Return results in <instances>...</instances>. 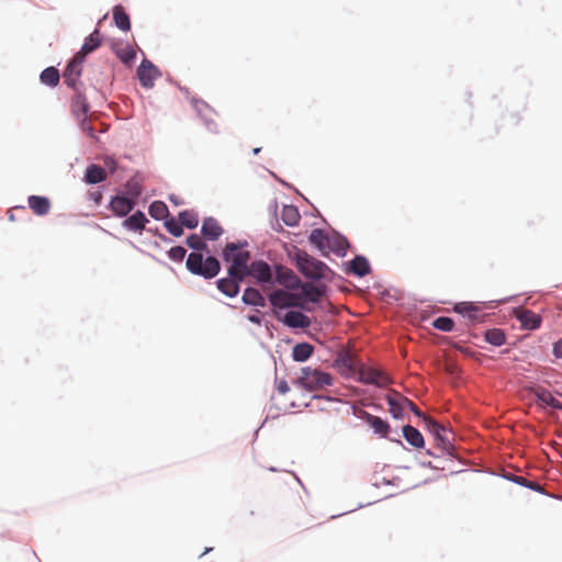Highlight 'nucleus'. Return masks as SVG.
I'll use <instances>...</instances> for the list:
<instances>
[{
	"instance_id": "f257e3e1",
	"label": "nucleus",
	"mask_w": 562,
	"mask_h": 562,
	"mask_svg": "<svg viewBox=\"0 0 562 562\" xmlns=\"http://www.w3.org/2000/svg\"><path fill=\"white\" fill-rule=\"evenodd\" d=\"M225 261L232 262L228 268V276L244 280L248 276V261L250 255L246 250H239L234 243H228L223 251Z\"/></svg>"
},
{
	"instance_id": "f03ea898",
	"label": "nucleus",
	"mask_w": 562,
	"mask_h": 562,
	"mask_svg": "<svg viewBox=\"0 0 562 562\" xmlns=\"http://www.w3.org/2000/svg\"><path fill=\"white\" fill-rule=\"evenodd\" d=\"M297 383L307 391L325 390L334 384L330 373L311 367L301 369Z\"/></svg>"
},
{
	"instance_id": "7ed1b4c3",
	"label": "nucleus",
	"mask_w": 562,
	"mask_h": 562,
	"mask_svg": "<svg viewBox=\"0 0 562 562\" xmlns=\"http://www.w3.org/2000/svg\"><path fill=\"white\" fill-rule=\"evenodd\" d=\"M186 265L191 273L202 276L205 279L214 278L221 269L220 262L215 257L210 256L203 260V256L200 252H191Z\"/></svg>"
},
{
	"instance_id": "20e7f679",
	"label": "nucleus",
	"mask_w": 562,
	"mask_h": 562,
	"mask_svg": "<svg viewBox=\"0 0 562 562\" xmlns=\"http://www.w3.org/2000/svg\"><path fill=\"white\" fill-rule=\"evenodd\" d=\"M333 366L345 378H351L356 373L359 374L361 368L358 358L349 350L338 352Z\"/></svg>"
},
{
	"instance_id": "39448f33",
	"label": "nucleus",
	"mask_w": 562,
	"mask_h": 562,
	"mask_svg": "<svg viewBox=\"0 0 562 562\" xmlns=\"http://www.w3.org/2000/svg\"><path fill=\"white\" fill-rule=\"evenodd\" d=\"M297 266H299L300 271L306 278L314 279V280H319V279L325 278L326 272L328 270L327 266L324 262H322L306 254L299 257Z\"/></svg>"
},
{
	"instance_id": "423d86ee",
	"label": "nucleus",
	"mask_w": 562,
	"mask_h": 562,
	"mask_svg": "<svg viewBox=\"0 0 562 562\" xmlns=\"http://www.w3.org/2000/svg\"><path fill=\"white\" fill-rule=\"evenodd\" d=\"M427 429L434 435L437 447L442 452H450L452 449L451 432L429 416H424Z\"/></svg>"
},
{
	"instance_id": "0eeeda50",
	"label": "nucleus",
	"mask_w": 562,
	"mask_h": 562,
	"mask_svg": "<svg viewBox=\"0 0 562 562\" xmlns=\"http://www.w3.org/2000/svg\"><path fill=\"white\" fill-rule=\"evenodd\" d=\"M269 301L274 310L280 312L283 308L302 306L301 297L285 290H276L271 292L269 294Z\"/></svg>"
},
{
	"instance_id": "6e6552de",
	"label": "nucleus",
	"mask_w": 562,
	"mask_h": 562,
	"mask_svg": "<svg viewBox=\"0 0 562 562\" xmlns=\"http://www.w3.org/2000/svg\"><path fill=\"white\" fill-rule=\"evenodd\" d=\"M359 381L366 384H374L379 387H384L391 383V379L385 372L364 367L359 369Z\"/></svg>"
},
{
	"instance_id": "1a4fd4ad",
	"label": "nucleus",
	"mask_w": 562,
	"mask_h": 562,
	"mask_svg": "<svg viewBox=\"0 0 562 562\" xmlns=\"http://www.w3.org/2000/svg\"><path fill=\"white\" fill-rule=\"evenodd\" d=\"M278 321L282 322L290 328H307L311 325L310 318L297 311H289L282 314L280 311H274Z\"/></svg>"
},
{
	"instance_id": "9d476101",
	"label": "nucleus",
	"mask_w": 562,
	"mask_h": 562,
	"mask_svg": "<svg viewBox=\"0 0 562 562\" xmlns=\"http://www.w3.org/2000/svg\"><path fill=\"white\" fill-rule=\"evenodd\" d=\"M83 60L85 59L81 56L76 54L72 57V59L69 61V64L67 65L63 77H64L65 83L68 87H70V88L76 87L77 80L81 76Z\"/></svg>"
},
{
	"instance_id": "9b49d317",
	"label": "nucleus",
	"mask_w": 562,
	"mask_h": 562,
	"mask_svg": "<svg viewBox=\"0 0 562 562\" xmlns=\"http://www.w3.org/2000/svg\"><path fill=\"white\" fill-rule=\"evenodd\" d=\"M515 317L519 321L520 326L524 329L529 330L539 328L542 322V318L539 314L527 308L515 310Z\"/></svg>"
},
{
	"instance_id": "f8f14e48",
	"label": "nucleus",
	"mask_w": 562,
	"mask_h": 562,
	"mask_svg": "<svg viewBox=\"0 0 562 562\" xmlns=\"http://www.w3.org/2000/svg\"><path fill=\"white\" fill-rule=\"evenodd\" d=\"M359 417L373 429L374 434L381 437H387L390 425L386 420H383L381 417L374 416L366 411H360Z\"/></svg>"
},
{
	"instance_id": "ddd939ff",
	"label": "nucleus",
	"mask_w": 562,
	"mask_h": 562,
	"mask_svg": "<svg viewBox=\"0 0 562 562\" xmlns=\"http://www.w3.org/2000/svg\"><path fill=\"white\" fill-rule=\"evenodd\" d=\"M158 75V69L148 60H143L137 69L139 82L145 88H151Z\"/></svg>"
},
{
	"instance_id": "4468645a",
	"label": "nucleus",
	"mask_w": 562,
	"mask_h": 562,
	"mask_svg": "<svg viewBox=\"0 0 562 562\" xmlns=\"http://www.w3.org/2000/svg\"><path fill=\"white\" fill-rule=\"evenodd\" d=\"M135 206V202L123 195L112 198L110 202L111 211L120 217L126 216Z\"/></svg>"
},
{
	"instance_id": "2eb2a0df",
	"label": "nucleus",
	"mask_w": 562,
	"mask_h": 562,
	"mask_svg": "<svg viewBox=\"0 0 562 562\" xmlns=\"http://www.w3.org/2000/svg\"><path fill=\"white\" fill-rule=\"evenodd\" d=\"M248 276L256 278L259 282H270L272 279L270 266L262 260L251 262L248 267Z\"/></svg>"
},
{
	"instance_id": "dca6fc26",
	"label": "nucleus",
	"mask_w": 562,
	"mask_h": 562,
	"mask_svg": "<svg viewBox=\"0 0 562 562\" xmlns=\"http://www.w3.org/2000/svg\"><path fill=\"white\" fill-rule=\"evenodd\" d=\"M454 311L467 317L471 322H482L481 307L472 302H461L456 304Z\"/></svg>"
},
{
	"instance_id": "f3484780",
	"label": "nucleus",
	"mask_w": 562,
	"mask_h": 562,
	"mask_svg": "<svg viewBox=\"0 0 562 562\" xmlns=\"http://www.w3.org/2000/svg\"><path fill=\"white\" fill-rule=\"evenodd\" d=\"M112 50L115 53L117 58L125 65H132L135 57V49L127 43H113L111 46Z\"/></svg>"
},
{
	"instance_id": "a211bd4d",
	"label": "nucleus",
	"mask_w": 562,
	"mask_h": 562,
	"mask_svg": "<svg viewBox=\"0 0 562 562\" xmlns=\"http://www.w3.org/2000/svg\"><path fill=\"white\" fill-rule=\"evenodd\" d=\"M27 203L33 213L40 216L48 214L50 210V201L46 196L31 195Z\"/></svg>"
},
{
	"instance_id": "6ab92c4d",
	"label": "nucleus",
	"mask_w": 562,
	"mask_h": 562,
	"mask_svg": "<svg viewBox=\"0 0 562 562\" xmlns=\"http://www.w3.org/2000/svg\"><path fill=\"white\" fill-rule=\"evenodd\" d=\"M201 232L206 239L216 240L223 234V228L215 218L206 217L203 221Z\"/></svg>"
},
{
	"instance_id": "aec40b11",
	"label": "nucleus",
	"mask_w": 562,
	"mask_h": 562,
	"mask_svg": "<svg viewBox=\"0 0 562 562\" xmlns=\"http://www.w3.org/2000/svg\"><path fill=\"white\" fill-rule=\"evenodd\" d=\"M402 398H404V396L395 391L386 395V402L390 406L389 411L395 419L402 418L405 411L404 404L401 402Z\"/></svg>"
},
{
	"instance_id": "412c9836",
	"label": "nucleus",
	"mask_w": 562,
	"mask_h": 562,
	"mask_svg": "<svg viewBox=\"0 0 562 562\" xmlns=\"http://www.w3.org/2000/svg\"><path fill=\"white\" fill-rule=\"evenodd\" d=\"M102 42V36L99 32V30H94L85 41L83 45L81 46V49L77 53L79 56H81L83 59L86 56L95 50Z\"/></svg>"
},
{
	"instance_id": "4be33fe9",
	"label": "nucleus",
	"mask_w": 562,
	"mask_h": 562,
	"mask_svg": "<svg viewBox=\"0 0 562 562\" xmlns=\"http://www.w3.org/2000/svg\"><path fill=\"white\" fill-rule=\"evenodd\" d=\"M243 280H239L237 278H223L217 281V288L221 292H223L225 295L229 297H234L239 292V282Z\"/></svg>"
},
{
	"instance_id": "5701e85b",
	"label": "nucleus",
	"mask_w": 562,
	"mask_h": 562,
	"mask_svg": "<svg viewBox=\"0 0 562 562\" xmlns=\"http://www.w3.org/2000/svg\"><path fill=\"white\" fill-rule=\"evenodd\" d=\"M147 222L145 214L142 211H137L123 222V226L130 231L137 232L143 231Z\"/></svg>"
},
{
	"instance_id": "b1692460",
	"label": "nucleus",
	"mask_w": 562,
	"mask_h": 562,
	"mask_svg": "<svg viewBox=\"0 0 562 562\" xmlns=\"http://www.w3.org/2000/svg\"><path fill=\"white\" fill-rule=\"evenodd\" d=\"M403 436L405 440L414 448H423L425 445L424 437L418 429L406 425L403 427Z\"/></svg>"
},
{
	"instance_id": "393cba45",
	"label": "nucleus",
	"mask_w": 562,
	"mask_h": 562,
	"mask_svg": "<svg viewBox=\"0 0 562 562\" xmlns=\"http://www.w3.org/2000/svg\"><path fill=\"white\" fill-rule=\"evenodd\" d=\"M348 271L357 277H364L370 272V265L362 256H357L349 262Z\"/></svg>"
},
{
	"instance_id": "a878e982",
	"label": "nucleus",
	"mask_w": 562,
	"mask_h": 562,
	"mask_svg": "<svg viewBox=\"0 0 562 562\" xmlns=\"http://www.w3.org/2000/svg\"><path fill=\"white\" fill-rule=\"evenodd\" d=\"M330 236L325 234L322 229L315 228L312 231L310 235V241L313 244L316 248H318L323 254L328 250Z\"/></svg>"
},
{
	"instance_id": "bb28decb",
	"label": "nucleus",
	"mask_w": 562,
	"mask_h": 562,
	"mask_svg": "<svg viewBox=\"0 0 562 562\" xmlns=\"http://www.w3.org/2000/svg\"><path fill=\"white\" fill-rule=\"evenodd\" d=\"M105 170L98 165H91L86 170L85 180L88 183L95 184L105 180Z\"/></svg>"
},
{
	"instance_id": "cd10ccee",
	"label": "nucleus",
	"mask_w": 562,
	"mask_h": 562,
	"mask_svg": "<svg viewBox=\"0 0 562 562\" xmlns=\"http://www.w3.org/2000/svg\"><path fill=\"white\" fill-rule=\"evenodd\" d=\"M243 302L247 305L265 306V299L261 293L254 288H247L241 297Z\"/></svg>"
},
{
	"instance_id": "c85d7f7f",
	"label": "nucleus",
	"mask_w": 562,
	"mask_h": 562,
	"mask_svg": "<svg viewBox=\"0 0 562 562\" xmlns=\"http://www.w3.org/2000/svg\"><path fill=\"white\" fill-rule=\"evenodd\" d=\"M149 215L155 220H167L169 218V210L165 202L154 201L148 209Z\"/></svg>"
},
{
	"instance_id": "c756f323",
	"label": "nucleus",
	"mask_w": 562,
	"mask_h": 562,
	"mask_svg": "<svg viewBox=\"0 0 562 562\" xmlns=\"http://www.w3.org/2000/svg\"><path fill=\"white\" fill-rule=\"evenodd\" d=\"M302 293L310 302L316 303L324 295V286L305 283L302 285Z\"/></svg>"
},
{
	"instance_id": "7c9ffc66",
	"label": "nucleus",
	"mask_w": 562,
	"mask_h": 562,
	"mask_svg": "<svg viewBox=\"0 0 562 562\" xmlns=\"http://www.w3.org/2000/svg\"><path fill=\"white\" fill-rule=\"evenodd\" d=\"M313 350V346L307 342L297 344L293 348L292 357L295 361L302 362L312 356Z\"/></svg>"
},
{
	"instance_id": "2f4dec72",
	"label": "nucleus",
	"mask_w": 562,
	"mask_h": 562,
	"mask_svg": "<svg viewBox=\"0 0 562 562\" xmlns=\"http://www.w3.org/2000/svg\"><path fill=\"white\" fill-rule=\"evenodd\" d=\"M178 220L182 226L193 229L199 225L198 214L193 210H184L179 213Z\"/></svg>"
},
{
	"instance_id": "473e14b6",
	"label": "nucleus",
	"mask_w": 562,
	"mask_h": 562,
	"mask_svg": "<svg viewBox=\"0 0 562 562\" xmlns=\"http://www.w3.org/2000/svg\"><path fill=\"white\" fill-rule=\"evenodd\" d=\"M113 19L115 25L122 31H128L131 29L130 16L124 11V9L120 5L115 7L113 10Z\"/></svg>"
},
{
	"instance_id": "72a5a7b5",
	"label": "nucleus",
	"mask_w": 562,
	"mask_h": 562,
	"mask_svg": "<svg viewBox=\"0 0 562 562\" xmlns=\"http://www.w3.org/2000/svg\"><path fill=\"white\" fill-rule=\"evenodd\" d=\"M485 340L496 347H499L505 344L506 335L501 328H491L487 329L484 334Z\"/></svg>"
},
{
	"instance_id": "f704fd0d",
	"label": "nucleus",
	"mask_w": 562,
	"mask_h": 562,
	"mask_svg": "<svg viewBox=\"0 0 562 562\" xmlns=\"http://www.w3.org/2000/svg\"><path fill=\"white\" fill-rule=\"evenodd\" d=\"M40 78H41L42 83L49 86V87H55L58 85L60 76H59V71L57 68L47 67L42 71Z\"/></svg>"
},
{
	"instance_id": "c9c22d12",
	"label": "nucleus",
	"mask_w": 562,
	"mask_h": 562,
	"mask_svg": "<svg viewBox=\"0 0 562 562\" xmlns=\"http://www.w3.org/2000/svg\"><path fill=\"white\" fill-rule=\"evenodd\" d=\"M281 218L288 226H295L301 216L296 207L292 205H285L281 212Z\"/></svg>"
},
{
	"instance_id": "e433bc0d",
	"label": "nucleus",
	"mask_w": 562,
	"mask_h": 562,
	"mask_svg": "<svg viewBox=\"0 0 562 562\" xmlns=\"http://www.w3.org/2000/svg\"><path fill=\"white\" fill-rule=\"evenodd\" d=\"M536 395L541 403L552 408L562 411V403L559 400H557L550 391L540 389L537 391Z\"/></svg>"
},
{
	"instance_id": "4c0bfd02",
	"label": "nucleus",
	"mask_w": 562,
	"mask_h": 562,
	"mask_svg": "<svg viewBox=\"0 0 562 562\" xmlns=\"http://www.w3.org/2000/svg\"><path fill=\"white\" fill-rule=\"evenodd\" d=\"M192 103L199 115L203 117L207 123H211L213 115V110L211 109V106L203 100L193 99Z\"/></svg>"
},
{
	"instance_id": "58836bf2",
	"label": "nucleus",
	"mask_w": 562,
	"mask_h": 562,
	"mask_svg": "<svg viewBox=\"0 0 562 562\" xmlns=\"http://www.w3.org/2000/svg\"><path fill=\"white\" fill-rule=\"evenodd\" d=\"M348 247V241L341 236H333L329 240L328 250H331L338 255H345Z\"/></svg>"
},
{
	"instance_id": "ea45409f",
	"label": "nucleus",
	"mask_w": 562,
	"mask_h": 562,
	"mask_svg": "<svg viewBox=\"0 0 562 562\" xmlns=\"http://www.w3.org/2000/svg\"><path fill=\"white\" fill-rule=\"evenodd\" d=\"M164 225L168 233L175 237H180L183 234V226L181 225L180 222L178 223L173 217L167 218Z\"/></svg>"
},
{
	"instance_id": "a19ab883",
	"label": "nucleus",
	"mask_w": 562,
	"mask_h": 562,
	"mask_svg": "<svg viewBox=\"0 0 562 562\" xmlns=\"http://www.w3.org/2000/svg\"><path fill=\"white\" fill-rule=\"evenodd\" d=\"M453 321L446 316H440L432 322V326L441 331H451L453 329Z\"/></svg>"
},
{
	"instance_id": "79ce46f5",
	"label": "nucleus",
	"mask_w": 562,
	"mask_h": 562,
	"mask_svg": "<svg viewBox=\"0 0 562 562\" xmlns=\"http://www.w3.org/2000/svg\"><path fill=\"white\" fill-rule=\"evenodd\" d=\"M187 245L194 250L201 251L207 248V245L203 241V239L196 235L192 234L187 238Z\"/></svg>"
},
{
	"instance_id": "37998d69",
	"label": "nucleus",
	"mask_w": 562,
	"mask_h": 562,
	"mask_svg": "<svg viewBox=\"0 0 562 562\" xmlns=\"http://www.w3.org/2000/svg\"><path fill=\"white\" fill-rule=\"evenodd\" d=\"M186 249L181 246H175L168 251V256L171 260L181 261L186 257Z\"/></svg>"
},
{
	"instance_id": "c03bdc74",
	"label": "nucleus",
	"mask_w": 562,
	"mask_h": 562,
	"mask_svg": "<svg viewBox=\"0 0 562 562\" xmlns=\"http://www.w3.org/2000/svg\"><path fill=\"white\" fill-rule=\"evenodd\" d=\"M402 404H404L405 409L408 408L412 411L416 416L424 419L425 414H423L419 408L416 406L415 403H413L411 400L404 396V398L401 400Z\"/></svg>"
},
{
	"instance_id": "a18cd8bd",
	"label": "nucleus",
	"mask_w": 562,
	"mask_h": 562,
	"mask_svg": "<svg viewBox=\"0 0 562 562\" xmlns=\"http://www.w3.org/2000/svg\"><path fill=\"white\" fill-rule=\"evenodd\" d=\"M81 128L85 133H87L90 137H94V131H93V127L86 121L83 120L82 123H81Z\"/></svg>"
},
{
	"instance_id": "49530a36",
	"label": "nucleus",
	"mask_w": 562,
	"mask_h": 562,
	"mask_svg": "<svg viewBox=\"0 0 562 562\" xmlns=\"http://www.w3.org/2000/svg\"><path fill=\"white\" fill-rule=\"evenodd\" d=\"M553 355L557 358L562 359V339H560L559 341H557L554 344V346H553Z\"/></svg>"
},
{
	"instance_id": "de8ad7c7",
	"label": "nucleus",
	"mask_w": 562,
	"mask_h": 562,
	"mask_svg": "<svg viewBox=\"0 0 562 562\" xmlns=\"http://www.w3.org/2000/svg\"><path fill=\"white\" fill-rule=\"evenodd\" d=\"M279 393L285 394L290 391V386L288 385L286 381H280L277 386Z\"/></svg>"
},
{
	"instance_id": "09e8293b",
	"label": "nucleus",
	"mask_w": 562,
	"mask_h": 562,
	"mask_svg": "<svg viewBox=\"0 0 562 562\" xmlns=\"http://www.w3.org/2000/svg\"><path fill=\"white\" fill-rule=\"evenodd\" d=\"M526 487H529L533 491H538V492H541L542 491V487L540 484H538L537 482H532V481H529L528 484L526 485Z\"/></svg>"
},
{
	"instance_id": "8fccbe9b",
	"label": "nucleus",
	"mask_w": 562,
	"mask_h": 562,
	"mask_svg": "<svg viewBox=\"0 0 562 562\" xmlns=\"http://www.w3.org/2000/svg\"><path fill=\"white\" fill-rule=\"evenodd\" d=\"M514 481L522 486H526L528 484V480L524 476H515Z\"/></svg>"
},
{
	"instance_id": "3c124183",
	"label": "nucleus",
	"mask_w": 562,
	"mask_h": 562,
	"mask_svg": "<svg viewBox=\"0 0 562 562\" xmlns=\"http://www.w3.org/2000/svg\"><path fill=\"white\" fill-rule=\"evenodd\" d=\"M248 321H249V322H251V323H254V324H258V325H259V324H260V322H261V321H260V317H259V316H257V315H249V316H248Z\"/></svg>"
},
{
	"instance_id": "603ef678",
	"label": "nucleus",
	"mask_w": 562,
	"mask_h": 562,
	"mask_svg": "<svg viewBox=\"0 0 562 562\" xmlns=\"http://www.w3.org/2000/svg\"><path fill=\"white\" fill-rule=\"evenodd\" d=\"M169 200L176 205H179L181 203L175 195H170Z\"/></svg>"
},
{
	"instance_id": "864d4df0",
	"label": "nucleus",
	"mask_w": 562,
	"mask_h": 562,
	"mask_svg": "<svg viewBox=\"0 0 562 562\" xmlns=\"http://www.w3.org/2000/svg\"><path fill=\"white\" fill-rule=\"evenodd\" d=\"M100 200H101V193H97V194L94 195V201H95L97 203H99V202H100Z\"/></svg>"
},
{
	"instance_id": "5fc2aeb1",
	"label": "nucleus",
	"mask_w": 562,
	"mask_h": 562,
	"mask_svg": "<svg viewBox=\"0 0 562 562\" xmlns=\"http://www.w3.org/2000/svg\"><path fill=\"white\" fill-rule=\"evenodd\" d=\"M211 550H212V548H206L202 554H205V553L210 552Z\"/></svg>"
}]
</instances>
